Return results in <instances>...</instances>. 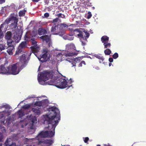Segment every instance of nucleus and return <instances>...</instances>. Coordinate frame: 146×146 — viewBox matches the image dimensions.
<instances>
[{
	"instance_id": "f257e3e1",
	"label": "nucleus",
	"mask_w": 146,
	"mask_h": 146,
	"mask_svg": "<svg viewBox=\"0 0 146 146\" xmlns=\"http://www.w3.org/2000/svg\"><path fill=\"white\" fill-rule=\"evenodd\" d=\"M47 114L43 115L42 119L44 124L48 125V131H42L37 136L36 139L40 146H49L53 143L52 139H47L44 138L52 137L55 134V129L60 120V112L59 109L55 106L49 107Z\"/></svg>"
},
{
	"instance_id": "f03ea898",
	"label": "nucleus",
	"mask_w": 146,
	"mask_h": 146,
	"mask_svg": "<svg viewBox=\"0 0 146 146\" xmlns=\"http://www.w3.org/2000/svg\"><path fill=\"white\" fill-rule=\"evenodd\" d=\"M51 71H44L38 74V80L39 83L42 85H54L60 88H64L68 87V88L71 85H69L65 79L54 76Z\"/></svg>"
},
{
	"instance_id": "7ed1b4c3",
	"label": "nucleus",
	"mask_w": 146,
	"mask_h": 146,
	"mask_svg": "<svg viewBox=\"0 0 146 146\" xmlns=\"http://www.w3.org/2000/svg\"><path fill=\"white\" fill-rule=\"evenodd\" d=\"M73 31L74 34L75 36H77L80 39L82 46L85 45L87 42V39L88 38L90 35L87 31L84 29L79 28L75 29H71Z\"/></svg>"
},
{
	"instance_id": "20e7f679",
	"label": "nucleus",
	"mask_w": 146,
	"mask_h": 146,
	"mask_svg": "<svg viewBox=\"0 0 146 146\" xmlns=\"http://www.w3.org/2000/svg\"><path fill=\"white\" fill-rule=\"evenodd\" d=\"M37 122V121L36 117L32 115H31L29 116H27L26 118L24 120H21L20 124L21 125V127L24 128L25 126L29 123L33 126V124L36 123ZM34 131L35 130L33 126H31L30 128L28 129V133L30 134L33 133Z\"/></svg>"
},
{
	"instance_id": "39448f33",
	"label": "nucleus",
	"mask_w": 146,
	"mask_h": 146,
	"mask_svg": "<svg viewBox=\"0 0 146 146\" xmlns=\"http://www.w3.org/2000/svg\"><path fill=\"white\" fill-rule=\"evenodd\" d=\"M19 63H16L11 65V66H8L7 68H5L4 66H1V69L2 71L1 73L5 74L7 75L10 74L16 75L19 74L20 71L23 69L22 67H19Z\"/></svg>"
},
{
	"instance_id": "423d86ee",
	"label": "nucleus",
	"mask_w": 146,
	"mask_h": 146,
	"mask_svg": "<svg viewBox=\"0 0 146 146\" xmlns=\"http://www.w3.org/2000/svg\"><path fill=\"white\" fill-rule=\"evenodd\" d=\"M11 21L12 22L11 26L14 28H16L17 26L18 19L16 17H13L11 18L7 19L5 20L4 23L1 25L0 30H2V29L4 27V26L6 24L7 25L10 23Z\"/></svg>"
},
{
	"instance_id": "0eeeda50",
	"label": "nucleus",
	"mask_w": 146,
	"mask_h": 146,
	"mask_svg": "<svg viewBox=\"0 0 146 146\" xmlns=\"http://www.w3.org/2000/svg\"><path fill=\"white\" fill-rule=\"evenodd\" d=\"M30 105L28 104L22 106V108L17 112L19 118H22L25 114H27L30 112Z\"/></svg>"
},
{
	"instance_id": "6e6552de",
	"label": "nucleus",
	"mask_w": 146,
	"mask_h": 146,
	"mask_svg": "<svg viewBox=\"0 0 146 146\" xmlns=\"http://www.w3.org/2000/svg\"><path fill=\"white\" fill-rule=\"evenodd\" d=\"M43 55L40 58H39L37 56H36L39 60L42 62H45L49 59L50 52L48 49L44 48L43 49Z\"/></svg>"
},
{
	"instance_id": "1a4fd4ad",
	"label": "nucleus",
	"mask_w": 146,
	"mask_h": 146,
	"mask_svg": "<svg viewBox=\"0 0 146 146\" xmlns=\"http://www.w3.org/2000/svg\"><path fill=\"white\" fill-rule=\"evenodd\" d=\"M76 53H67L66 51H63L58 53L57 55V59L58 61H62L63 60L62 57L65 56H72L76 55Z\"/></svg>"
},
{
	"instance_id": "9d476101",
	"label": "nucleus",
	"mask_w": 146,
	"mask_h": 146,
	"mask_svg": "<svg viewBox=\"0 0 146 146\" xmlns=\"http://www.w3.org/2000/svg\"><path fill=\"white\" fill-rule=\"evenodd\" d=\"M51 32L53 34L59 35L60 36L63 35L64 33L63 31L61 32L60 28L58 27V25H53L52 27Z\"/></svg>"
},
{
	"instance_id": "9b49d317",
	"label": "nucleus",
	"mask_w": 146,
	"mask_h": 146,
	"mask_svg": "<svg viewBox=\"0 0 146 146\" xmlns=\"http://www.w3.org/2000/svg\"><path fill=\"white\" fill-rule=\"evenodd\" d=\"M31 40L33 45V46L31 47L32 52L36 56H37V53L40 50L39 47L37 45V42L35 40L33 37L31 39Z\"/></svg>"
},
{
	"instance_id": "f8f14e48",
	"label": "nucleus",
	"mask_w": 146,
	"mask_h": 146,
	"mask_svg": "<svg viewBox=\"0 0 146 146\" xmlns=\"http://www.w3.org/2000/svg\"><path fill=\"white\" fill-rule=\"evenodd\" d=\"M11 112L8 110H6L0 112V121L2 124L5 125V118L10 115Z\"/></svg>"
},
{
	"instance_id": "ddd939ff",
	"label": "nucleus",
	"mask_w": 146,
	"mask_h": 146,
	"mask_svg": "<svg viewBox=\"0 0 146 146\" xmlns=\"http://www.w3.org/2000/svg\"><path fill=\"white\" fill-rule=\"evenodd\" d=\"M27 43L26 41L22 42L19 46L18 48L16 51L15 55L16 56L22 52L23 49L27 47Z\"/></svg>"
},
{
	"instance_id": "4468645a",
	"label": "nucleus",
	"mask_w": 146,
	"mask_h": 146,
	"mask_svg": "<svg viewBox=\"0 0 146 146\" xmlns=\"http://www.w3.org/2000/svg\"><path fill=\"white\" fill-rule=\"evenodd\" d=\"M36 33L33 31H28L27 32L24 36V39L26 41H29L31 40L36 35Z\"/></svg>"
},
{
	"instance_id": "2eb2a0df",
	"label": "nucleus",
	"mask_w": 146,
	"mask_h": 146,
	"mask_svg": "<svg viewBox=\"0 0 146 146\" xmlns=\"http://www.w3.org/2000/svg\"><path fill=\"white\" fill-rule=\"evenodd\" d=\"M66 51L67 53H73L72 51L75 50V47L73 44L70 43L67 44L66 46Z\"/></svg>"
},
{
	"instance_id": "dca6fc26",
	"label": "nucleus",
	"mask_w": 146,
	"mask_h": 146,
	"mask_svg": "<svg viewBox=\"0 0 146 146\" xmlns=\"http://www.w3.org/2000/svg\"><path fill=\"white\" fill-rule=\"evenodd\" d=\"M28 58H27L25 54L22 55L20 58V63H21L22 65H21V67L23 68L26 66L27 62V59Z\"/></svg>"
},
{
	"instance_id": "f3484780",
	"label": "nucleus",
	"mask_w": 146,
	"mask_h": 146,
	"mask_svg": "<svg viewBox=\"0 0 146 146\" xmlns=\"http://www.w3.org/2000/svg\"><path fill=\"white\" fill-rule=\"evenodd\" d=\"M12 35V33L10 31L7 32L5 34V38L7 40V45L11 44L12 43H14V42L11 39Z\"/></svg>"
},
{
	"instance_id": "a211bd4d",
	"label": "nucleus",
	"mask_w": 146,
	"mask_h": 146,
	"mask_svg": "<svg viewBox=\"0 0 146 146\" xmlns=\"http://www.w3.org/2000/svg\"><path fill=\"white\" fill-rule=\"evenodd\" d=\"M48 103V100L47 99L41 101H38L35 102V105L36 106H45L47 105Z\"/></svg>"
},
{
	"instance_id": "6ab92c4d",
	"label": "nucleus",
	"mask_w": 146,
	"mask_h": 146,
	"mask_svg": "<svg viewBox=\"0 0 146 146\" xmlns=\"http://www.w3.org/2000/svg\"><path fill=\"white\" fill-rule=\"evenodd\" d=\"M4 146H17L16 143L13 142L12 139L8 138L5 141Z\"/></svg>"
},
{
	"instance_id": "aec40b11",
	"label": "nucleus",
	"mask_w": 146,
	"mask_h": 146,
	"mask_svg": "<svg viewBox=\"0 0 146 146\" xmlns=\"http://www.w3.org/2000/svg\"><path fill=\"white\" fill-rule=\"evenodd\" d=\"M81 59V58L79 57L71 59L69 60L67 59L66 60L70 62L71 63V64L72 65V66H75L76 63L79 62L80 61Z\"/></svg>"
},
{
	"instance_id": "412c9836",
	"label": "nucleus",
	"mask_w": 146,
	"mask_h": 146,
	"mask_svg": "<svg viewBox=\"0 0 146 146\" xmlns=\"http://www.w3.org/2000/svg\"><path fill=\"white\" fill-rule=\"evenodd\" d=\"M14 43H13L11 44L7 45H8V48L7 47V48H8L7 52L10 55L13 54V52L14 51L15 49L14 46Z\"/></svg>"
},
{
	"instance_id": "4be33fe9",
	"label": "nucleus",
	"mask_w": 146,
	"mask_h": 146,
	"mask_svg": "<svg viewBox=\"0 0 146 146\" xmlns=\"http://www.w3.org/2000/svg\"><path fill=\"white\" fill-rule=\"evenodd\" d=\"M33 111L36 115H38L41 113L40 108L38 107H34L32 108Z\"/></svg>"
},
{
	"instance_id": "5701e85b",
	"label": "nucleus",
	"mask_w": 146,
	"mask_h": 146,
	"mask_svg": "<svg viewBox=\"0 0 146 146\" xmlns=\"http://www.w3.org/2000/svg\"><path fill=\"white\" fill-rule=\"evenodd\" d=\"M21 37L20 35L18 34H16L14 35L13 39L15 42L18 43L21 39Z\"/></svg>"
},
{
	"instance_id": "b1692460",
	"label": "nucleus",
	"mask_w": 146,
	"mask_h": 146,
	"mask_svg": "<svg viewBox=\"0 0 146 146\" xmlns=\"http://www.w3.org/2000/svg\"><path fill=\"white\" fill-rule=\"evenodd\" d=\"M40 38L42 39L43 41H45L47 42L49 41L50 39L49 36L46 35L40 36Z\"/></svg>"
},
{
	"instance_id": "393cba45",
	"label": "nucleus",
	"mask_w": 146,
	"mask_h": 146,
	"mask_svg": "<svg viewBox=\"0 0 146 146\" xmlns=\"http://www.w3.org/2000/svg\"><path fill=\"white\" fill-rule=\"evenodd\" d=\"M36 137L34 138L28 139L25 138L24 139V143L25 144H27L29 143L30 142L33 141L35 140H37V139H36Z\"/></svg>"
},
{
	"instance_id": "a878e982",
	"label": "nucleus",
	"mask_w": 146,
	"mask_h": 146,
	"mask_svg": "<svg viewBox=\"0 0 146 146\" xmlns=\"http://www.w3.org/2000/svg\"><path fill=\"white\" fill-rule=\"evenodd\" d=\"M109 38L106 36H104L101 38L102 42L104 44L109 42Z\"/></svg>"
},
{
	"instance_id": "bb28decb",
	"label": "nucleus",
	"mask_w": 146,
	"mask_h": 146,
	"mask_svg": "<svg viewBox=\"0 0 146 146\" xmlns=\"http://www.w3.org/2000/svg\"><path fill=\"white\" fill-rule=\"evenodd\" d=\"M60 21V19L58 18H56L51 21L50 22L53 24L54 25H58V23Z\"/></svg>"
},
{
	"instance_id": "cd10ccee",
	"label": "nucleus",
	"mask_w": 146,
	"mask_h": 146,
	"mask_svg": "<svg viewBox=\"0 0 146 146\" xmlns=\"http://www.w3.org/2000/svg\"><path fill=\"white\" fill-rule=\"evenodd\" d=\"M63 38L65 40H72L74 39V37L73 36L68 35H64Z\"/></svg>"
},
{
	"instance_id": "c85d7f7f",
	"label": "nucleus",
	"mask_w": 146,
	"mask_h": 146,
	"mask_svg": "<svg viewBox=\"0 0 146 146\" xmlns=\"http://www.w3.org/2000/svg\"><path fill=\"white\" fill-rule=\"evenodd\" d=\"M46 33V31L45 29L42 28H39L38 31V34L40 35H44Z\"/></svg>"
},
{
	"instance_id": "c756f323",
	"label": "nucleus",
	"mask_w": 146,
	"mask_h": 146,
	"mask_svg": "<svg viewBox=\"0 0 146 146\" xmlns=\"http://www.w3.org/2000/svg\"><path fill=\"white\" fill-rule=\"evenodd\" d=\"M68 26L65 23L60 24V31H61V32H62V29H64L68 28Z\"/></svg>"
},
{
	"instance_id": "7c9ffc66",
	"label": "nucleus",
	"mask_w": 146,
	"mask_h": 146,
	"mask_svg": "<svg viewBox=\"0 0 146 146\" xmlns=\"http://www.w3.org/2000/svg\"><path fill=\"white\" fill-rule=\"evenodd\" d=\"M93 56L98 59L102 60V61L104 59L101 54H94Z\"/></svg>"
},
{
	"instance_id": "2f4dec72",
	"label": "nucleus",
	"mask_w": 146,
	"mask_h": 146,
	"mask_svg": "<svg viewBox=\"0 0 146 146\" xmlns=\"http://www.w3.org/2000/svg\"><path fill=\"white\" fill-rule=\"evenodd\" d=\"M104 48H106V49L110 48L111 46L110 43L109 42L106 43H104Z\"/></svg>"
},
{
	"instance_id": "473e14b6",
	"label": "nucleus",
	"mask_w": 146,
	"mask_h": 146,
	"mask_svg": "<svg viewBox=\"0 0 146 146\" xmlns=\"http://www.w3.org/2000/svg\"><path fill=\"white\" fill-rule=\"evenodd\" d=\"M3 108H5L7 109H9L11 108L10 106L8 104H6L0 106V109H1Z\"/></svg>"
},
{
	"instance_id": "72a5a7b5",
	"label": "nucleus",
	"mask_w": 146,
	"mask_h": 146,
	"mask_svg": "<svg viewBox=\"0 0 146 146\" xmlns=\"http://www.w3.org/2000/svg\"><path fill=\"white\" fill-rule=\"evenodd\" d=\"M104 53L106 55H109L111 53V51L109 48L106 49L104 51Z\"/></svg>"
},
{
	"instance_id": "f704fd0d",
	"label": "nucleus",
	"mask_w": 146,
	"mask_h": 146,
	"mask_svg": "<svg viewBox=\"0 0 146 146\" xmlns=\"http://www.w3.org/2000/svg\"><path fill=\"white\" fill-rule=\"evenodd\" d=\"M56 16L58 17V18H65V16L63 14L60 13L58 14H56L55 15Z\"/></svg>"
},
{
	"instance_id": "c9c22d12",
	"label": "nucleus",
	"mask_w": 146,
	"mask_h": 146,
	"mask_svg": "<svg viewBox=\"0 0 146 146\" xmlns=\"http://www.w3.org/2000/svg\"><path fill=\"white\" fill-rule=\"evenodd\" d=\"M6 48H7V47L5 46V45L4 44H0V50H4Z\"/></svg>"
},
{
	"instance_id": "e433bc0d",
	"label": "nucleus",
	"mask_w": 146,
	"mask_h": 146,
	"mask_svg": "<svg viewBox=\"0 0 146 146\" xmlns=\"http://www.w3.org/2000/svg\"><path fill=\"white\" fill-rule=\"evenodd\" d=\"M25 12H26V11H25V10L20 11L19 13V16L20 17L23 16L25 14Z\"/></svg>"
},
{
	"instance_id": "4c0bfd02",
	"label": "nucleus",
	"mask_w": 146,
	"mask_h": 146,
	"mask_svg": "<svg viewBox=\"0 0 146 146\" xmlns=\"http://www.w3.org/2000/svg\"><path fill=\"white\" fill-rule=\"evenodd\" d=\"M118 57V55L117 53H115L113 55V58L115 59H116Z\"/></svg>"
},
{
	"instance_id": "58836bf2",
	"label": "nucleus",
	"mask_w": 146,
	"mask_h": 146,
	"mask_svg": "<svg viewBox=\"0 0 146 146\" xmlns=\"http://www.w3.org/2000/svg\"><path fill=\"white\" fill-rule=\"evenodd\" d=\"M3 136L1 133H0V142L3 141Z\"/></svg>"
},
{
	"instance_id": "ea45409f",
	"label": "nucleus",
	"mask_w": 146,
	"mask_h": 146,
	"mask_svg": "<svg viewBox=\"0 0 146 146\" xmlns=\"http://www.w3.org/2000/svg\"><path fill=\"white\" fill-rule=\"evenodd\" d=\"M82 64L86 65V63L84 61H82L79 65V67H82Z\"/></svg>"
},
{
	"instance_id": "a19ab883",
	"label": "nucleus",
	"mask_w": 146,
	"mask_h": 146,
	"mask_svg": "<svg viewBox=\"0 0 146 146\" xmlns=\"http://www.w3.org/2000/svg\"><path fill=\"white\" fill-rule=\"evenodd\" d=\"M3 32H2V30H0V40L3 37Z\"/></svg>"
},
{
	"instance_id": "79ce46f5",
	"label": "nucleus",
	"mask_w": 146,
	"mask_h": 146,
	"mask_svg": "<svg viewBox=\"0 0 146 146\" xmlns=\"http://www.w3.org/2000/svg\"><path fill=\"white\" fill-rule=\"evenodd\" d=\"M50 16V15L49 13H45L44 14V18H47Z\"/></svg>"
},
{
	"instance_id": "37998d69",
	"label": "nucleus",
	"mask_w": 146,
	"mask_h": 146,
	"mask_svg": "<svg viewBox=\"0 0 146 146\" xmlns=\"http://www.w3.org/2000/svg\"><path fill=\"white\" fill-rule=\"evenodd\" d=\"M88 16L87 17V18L88 19H90V18L91 17H92V14H91V13L90 12H88Z\"/></svg>"
},
{
	"instance_id": "c03bdc74",
	"label": "nucleus",
	"mask_w": 146,
	"mask_h": 146,
	"mask_svg": "<svg viewBox=\"0 0 146 146\" xmlns=\"http://www.w3.org/2000/svg\"><path fill=\"white\" fill-rule=\"evenodd\" d=\"M36 98V96L34 95H32L31 96H29L28 97V99L31 98Z\"/></svg>"
},
{
	"instance_id": "a18cd8bd",
	"label": "nucleus",
	"mask_w": 146,
	"mask_h": 146,
	"mask_svg": "<svg viewBox=\"0 0 146 146\" xmlns=\"http://www.w3.org/2000/svg\"><path fill=\"white\" fill-rule=\"evenodd\" d=\"M88 140L89 138L88 137H86L85 138V139L84 140V141L85 143H87Z\"/></svg>"
},
{
	"instance_id": "49530a36",
	"label": "nucleus",
	"mask_w": 146,
	"mask_h": 146,
	"mask_svg": "<svg viewBox=\"0 0 146 146\" xmlns=\"http://www.w3.org/2000/svg\"><path fill=\"white\" fill-rule=\"evenodd\" d=\"M109 60L110 62H111L113 61V59L112 58H109Z\"/></svg>"
},
{
	"instance_id": "de8ad7c7",
	"label": "nucleus",
	"mask_w": 146,
	"mask_h": 146,
	"mask_svg": "<svg viewBox=\"0 0 146 146\" xmlns=\"http://www.w3.org/2000/svg\"><path fill=\"white\" fill-rule=\"evenodd\" d=\"M5 2V0H0V4H1Z\"/></svg>"
},
{
	"instance_id": "09e8293b",
	"label": "nucleus",
	"mask_w": 146,
	"mask_h": 146,
	"mask_svg": "<svg viewBox=\"0 0 146 146\" xmlns=\"http://www.w3.org/2000/svg\"><path fill=\"white\" fill-rule=\"evenodd\" d=\"M48 46L49 47H50L52 46V43L51 42H49L48 44Z\"/></svg>"
},
{
	"instance_id": "8fccbe9b",
	"label": "nucleus",
	"mask_w": 146,
	"mask_h": 146,
	"mask_svg": "<svg viewBox=\"0 0 146 146\" xmlns=\"http://www.w3.org/2000/svg\"><path fill=\"white\" fill-rule=\"evenodd\" d=\"M40 0H32V1H34V2H38Z\"/></svg>"
},
{
	"instance_id": "3c124183",
	"label": "nucleus",
	"mask_w": 146,
	"mask_h": 146,
	"mask_svg": "<svg viewBox=\"0 0 146 146\" xmlns=\"http://www.w3.org/2000/svg\"><path fill=\"white\" fill-rule=\"evenodd\" d=\"M72 82H73V81H72V80L71 78H70L69 80V82L71 83H72Z\"/></svg>"
},
{
	"instance_id": "603ef678",
	"label": "nucleus",
	"mask_w": 146,
	"mask_h": 146,
	"mask_svg": "<svg viewBox=\"0 0 146 146\" xmlns=\"http://www.w3.org/2000/svg\"><path fill=\"white\" fill-rule=\"evenodd\" d=\"M104 146H111L109 144H105L104 145Z\"/></svg>"
},
{
	"instance_id": "864d4df0",
	"label": "nucleus",
	"mask_w": 146,
	"mask_h": 146,
	"mask_svg": "<svg viewBox=\"0 0 146 146\" xmlns=\"http://www.w3.org/2000/svg\"><path fill=\"white\" fill-rule=\"evenodd\" d=\"M84 4H85L86 5H87L88 6V4H87V3H85V2H84Z\"/></svg>"
},
{
	"instance_id": "5fc2aeb1",
	"label": "nucleus",
	"mask_w": 146,
	"mask_h": 146,
	"mask_svg": "<svg viewBox=\"0 0 146 146\" xmlns=\"http://www.w3.org/2000/svg\"><path fill=\"white\" fill-rule=\"evenodd\" d=\"M111 63H109V66H111Z\"/></svg>"
},
{
	"instance_id": "6e6d98bb",
	"label": "nucleus",
	"mask_w": 146,
	"mask_h": 146,
	"mask_svg": "<svg viewBox=\"0 0 146 146\" xmlns=\"http://www.w3.org/2000/svg\"><path fill=\"white\" fill-rule=\"evenodd\" d=\"M90 32L91 33H93V32L92 31V30H91L90 31Z\"/></svg>"
},
{
	"instance_id": "4d7b16f0",
	"label": "nucleus",
	"mask_w": 146,
	"mask_h": 146,
	"mask_svg": "<svg viewBox=\"0 0 146 146\" xmlns=\"http://www.w3.org/2000/svg\"><path fill=\"white\" fill-rule=\"evenodd\" d=\"M2 143H0V146H2Z\"/></svg>"
},
{
	"instance_id": "13d9d810",
	"label": "nucleus",
	"mask_w": 146,
	"mask_h": 146,
	"mask_svg": "<svg viewBox=\"0 0 146 146\" xmlns=\"http://www.w3.org/2000/svg\"><path fill=\"white\" fill-rule=\"evenodd\" d=\"M35 146V145H30V146Z\"/></svg>"
},
{
	"instance_id": "bf43d9fd",
	"label": "nucleus",
	"mask_w": 146,
	"mask_h": 146,
	"mask_svg": "<svg viewBox=\"0 0 146 146\" xmlns=\"http://www.w3.org/2000/svg\"><path fill=\"white\" fill-rule=\"evenodd\" d=\"M96 146H101L100 145H98Z\"/></svg>"
},
{
	"instance_id": "052dcab7",
	"label": "nucleus",
	"mask_w": 146,
	"mask_h": 146,
	"mask_svg": "<svg viewBox=\"0 0 146 146\" xmlns=\"http://www.w3.org/2000/svg\"><path fill=\"white\" fill-rule=\"evenodd\" d=\"M96 69H99V68L98 67H97Z\"/></svg>"
},
{
	"instance_id": "680f3d73",
	"label": "nucleus",
	"mask_w": 146,
	"mask_h": 146,
	"mask_svg": "<svg viewBox=\"0 0 146 146\" xmlns=\"http://www.w3.org/2000/svg\"><path fill=\"white\" fill-rule=\"evenodd\" d=\"M93 9H95V7H93Z\"/></svg>"
},
{
	"instance_id": "e2e57ef3",
	"label": "nucleus",
	"mask_w": 146,
	"mask_h": 146,
	"mask_svg": "<svg viewBox=\"0 0 146 146\" xmlns=\"http://www.w3.org/2000/svg\"><path fill=\"white\" fill-rule=\"evenodd\" d=\"M45 3H46V4H47V2H45Z\"/></svg>"
},
{
	"instance_id": "0e129e2a",
	"label": "nucleus",
	"mask_w": 146,
	"mask_h": 146,
	"mask_svg": "<svg viewBox=\"0 0 146 146\" xmlns=\"http://www.w3.org/2000/svg\"><path fill=\"white\" fill-rule=\"evenodd\" d=\"M39 68H40V66L39 67L38 69V71L39 70Z\"/></svg>"
},
{
	"instance_id": "69168bd1",
	"label": "nucleus",
	"mask_w": 146,
	"mask_h": 146,
	"mask_svg": "<svg viewBox=\"0 0 146 146\" xmlns=\"http://www.w3.org/2000/svg\"><path fill=\"white\" fill-rule=\"evenodd\" d=\"M89 58H90L91 59H92L91 57H90V56H89Z\"/></svg>"
},
{
	"instance_id": "338daca9",
	"label": "nucleus",
	"mask_w": 146,
	"mask_h": 146,
	"mask_svg": "<svg viewBox=\"0 0 146 146\" xmlns=\"http://www.w3.org/2000/svg\"><path fill=\"white\" fill-rule=\"evenodd\" d=\"M99 62H100V63H101V61H99Z\"/></svg>"
},
{
	"instance_id": "774afa93",
	"label": "nucleus",
	"mask_w": 146,
	"mask_h": 146,
	"mask_svg": "<svg viewBox=\"0 0 146 146\" xmlns=\"http://www.w3.org/2000/svg\"><path fill=\"white\" fill-rule=\"evenodd\" d=\"M105 62H103V63L104 64H105Z\"/></svg>"
}]
</instances>
